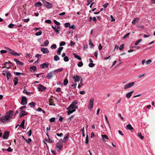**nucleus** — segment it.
<instances>
[{"label":"nucleus","mask_w":155,"mask_h":155,"mask_svg":"<svg viewBox=\"0 0 155 155\" xmlns=\"http://www.w3.org/2000/svg\"><path fill=\"white\" fill-rule=\"evenodd\" d=\"M49 65V64L48 63H43L42 64H41L40 65V67L41 68H48V66Z\"/></svg>","instance_id":"nucleus-14"},{"label":"nucleus","mask_w":155,"mask_h":155,"mask_svg":"<svg viewBox=\"0 0 155 155\" xmlns=\"http://www.w3.org/2000/svg\"><path fill=\"white\" fill-rule=\"evenodd\" d=\"M37 69L36 67L34 66H33L30 67V70L31 72H34L36 71Z\"/></svg>","instance_id":"nucleus-22"},{"label":"nucleus","mask_w":155,"mask_h":155,"mask_svg":"<svg viewBox=\"0 0 155 155\" xmlns=\"http://www.w3.org/2000/svg\"><path fill=\"white\" fill-rule=\"evenodd\" d=\"M142 41V39H139L134 44L136 46L140 42Z\"/></svg>","instance_id":"nucleus-37"},{"label":"nucleus","mask_w":155,"mask_h":155,"mask_svg":"<svg viewBox=\"0 0 155 155\" xmlns=\"http://www.w3.org/2000/svg\"><path fill=\"white\" fill-rule=\"evenodd\" d=\"M32 134V131L31 130H29V131H28L27 133L28 135V136H30Z\"/></svg>","instance_id":"nucleus-56"},{"label":"nucleus","mask_w":155,"mask_h":155,"mask_svg":"<svg viewBox=\"0 0 155 155\" xmlns=\"http://www.w3.org/2000/svg\"><path fill=\"white\" fill-rule=\"evenodd\" d=\"M45 22L48 24H51V21L50 20L48 19L45 20Z\"/></svg>","instance_id":"nucleus-58"},{"label":"nucleus","mask_w":155,"mask_h":155,"mask_svg":"<svg viewBox=\"0 0 155 155\" xmlns=\"http://www.w3.org/2000/svg\"><path fill=\"white\" fill-rule=\"evenodd\" d=\"M72 78L75 82H78L81 79V78L80 76L76 75L75 76H74Z\"/></svg>","instance_id":"nucleus-8"},{"label":"nucleus","mask_w":155,"mask_h":155,"mask_svg":"<svg viewBox=\"0 0 155 155\" xmlns=\"http://www.w3.org/2000/svg\"><path fill=\"white\" fill-rule=\"evenodd\" d=\"M126 128L127 129L130 130H133V128L130 124H128L127 125Z\"/></svg>","instance_id":"nucleus-23"},{"label":"nucleus","mask_w":155,"mask_h":155,"mask_svg":"<svg viewBox=\"0 0 155 155\" xmlns=\"http://www.w3.org/2000/svg\"><path fill=\"white\" fill-rule=\"evenodd\" d=\"M42 34V32L41 31H40L39 32H37L35 34L36 36H39L40 35Z\"/></svg>","instance_id":"nucleus-48"},{"label":"nucleus","mask_w":155,"mask_h":155,"mask_svg":"<svg viewBox=\"0 0 155 155\" xmlns=\"http://www.w3.org/2000/svg\"><path fill=\"white\" fill-rule=\"evenodd\" d=\"M70 25V24L69 23H66L64 24V27L66 28H67L68 27L69 28Z\"/></svg>","instance_id":"nucleus-41"},{"label":"nucleus","mask_w":155,"mask_h":155,"mask_svg":"<svg viewBox=\"0 0 155 155\" xmlns=\"http://www.w3.org/2000/svg\"><path fill=\"white\" fill-rule=\"evenodd\" d=\"M21 104L22 105L26 104L27 103V99L25 96H23L21 98Z\"/></svg>","instance_id":"nucleus-7"},{"label":"nucleus","mask_w":155,"mask_h":155,"mask_svg":"<svg viewBox=\"0 0 155 155\" xmlns=\"http://www.w3.org/2000/svg\"><path fill=\"white\" fill-rule=\"evenodd\" d=\"M28 105L30 107H31L33 108L36 105V103L34 102H31L28 104Z\"/></svg>","instance_id":"nucleus-27"},{"label":"nucleus","mask_w":155,"mask_h":155,"mask_svg":"<svg viewBox=\"0 0 155 155\" xmlns=\"http://www.w3.org/2000/svg\"><path fill=\"white\" fill-rule=\"evenodd\" d=\"M137 135L142 140L144 138V137L142 135L141 133H138L137 134Z\"/></svg>","instance_id":"nucleus-34"},{"label":"nucleus","mask_w":155,"mask_h":155,"mask_svg":"<svg viewBox=\"0 0 155 155\" xmlns=\"http://www.w3.org/2000/svg\"><path fill=\"white\" fill-rule=\"evenodd\" d=\"M83 64L82 61H80L78 64V66L79 67H81L83 66Z\"/></svg>","instance_id":"nucleus-40"},{"label":"nucleus","mask_w":155,"mask_h":155,"mask_svg":"<svg viewBox=\"0 0 155 155\" xmlns=\"http://www.w3.org/2000/svg\"><path fill=\"white\" fill-rule=\"evenodd\" d=\"M38 89L39 91H43L46 89V87L41 84H39L38 87Z\"/></svg>","instance_id":"nucleus-10"},{"label":"nucleus","mask_w":155,"mask_h":155,"mask_svg":"<svg viewBox=\"0 0 155 155\" xmlns=\"http://www.w3.org/2000/svg\"><path fill=\"white\" fill-rule=\"evenodd\" d=\"M31 139L30 138H29L28 140L26 139V140H25L26 142L28 143H29L31 141Z\"/></svg>","instance_id":"nucleus-51"},{"label":"nucleus","mask_w":155,"mask_h":155,"mask_svg":"<svg viewBox=\"0 0 155 155\" xmlns=\"http://www.w3.org/2000/svg\"><path fill=\"white\" fill-rule=\"evenodd\" d=\"M65 44V42L64 41H62L60 44V45L61 46H63Z\"/></svg>","instance_id":"nucleus-61"},{"label":"nucleus","mask_w":155,"mask_h":155,"mask_svg":"<svg viewBox=\"0 0 155 155\" xmlns=\"http://www.w3.org/2000/svg\"><path fill=\"white\" fill-rule=\"evenodd\" d=\"M73 55L74 56V57L77 58L79 60H81V58L78 55L76 54V53H73Z\"/></svg>","instance_id":"nucleus-26"},{"label":"nucleus","mask_w":155,"mask_h":155,"mask_svg":"<svg viewBox=\"0 0 155 155\" xmlns=\"http://www.w3.org/2000/svg\"><path fill=\"white\" fill-rule=\"evenodd\" d=\"M49 43V41L48 40H47L45 41L44 43V45H41V46H46L48 45Z\"/></svg>","instance_id":"nucleus-30"},{"label":"nucleus","mask_w":155,"mask_h":155,"mask_svg":"<svg viewBox=\"0 0 155 155\" xmlns=\"http://www.w3.org/2000/svg\"><path fill=\"white\" fill-rule=\"evenodd\" d=\"M63 68H58V69H55L54 71H53L54 73H57V72H60L63 71Z\"/></svg>","instance_id":"nucleus-20"},{"label":"nucleus","mask_w":155,"mask_h":155,"mask_svg":"<svg viewBox=\"0 0 155 155\" xmlns=\"http://www.w3.org/2000/svg\"><path fill=\"white\" fill-rule=\"evenodd\" d=\"M55 117H52L49 120V121L50 122H54L55 121Z\"/></svg>","instance_id":"nucleus-44"},{"label":"nucleus","mask_w":155,"mask_h":155,"mask_svg":"<svg viewBox=\"0 0 155 155\" xmlns=\"http://www.w3.org/2000/svg\"><path fill=\"white\" fill-rule=\"evenodd\" d=\"M60 28V27L56 25L55 29L54 30V31L56 32V34H58L59 33Z\"/></svg>","instance_id":"nucleus-17"},{"label":"nucleus","mask_w":155,"mask_h":155,"mask_svg":"<svg viewBox=\"0 0 155 155\" xmlns=\"http://www.w3.org/2000/svg\"><path fill=\"white\" fill-rule=\"evenodd\" d=\"M29 18H27V19H23V21L25 22H28L29 21Z\"/></svg>","instance_id":"nucleus-64"},{"label":"nucleus","mask_w":155,"mask_h":155,"mask_svg":"<svg viewBox=\"0 0 155 155\" xmlns=\"http://www.w3.org/2000/svg\"><path fill=\"white\" fill-rule=\"evenodd\" d=\"M68 80L66 78L65 79H64V82H63L64 84V85H66L68 84Z\"/></svg>","instance_id":"nucleus-38"},{"label":"nucleus","mask_w":155,"mask_h":155,"mask_svg":"<svg viewBox=\"0 0 155 155\" xmlns=\"http://www.w3.org/2000/svg\"><path fill=\"white\" fill-rule=\"evenodd\" d=\"M54 73V72L52 71L48 74L46 76L47 78L48 79H50L53 76V74Z\"/></svg>","instance_id":"nucleus-16"},{"label":"nucleus","mask_w":155,"mask_h":155,"mask_svg":"<svg viewBox=\"0 0 155 155\" xmlns=\"http://www.w3.org/2000/svg\"><path fill=\"white\" fill-rule=\"evenodd\" d=\"M18 80L17 77L15 78L14 79L13 81L14 83V85H16L18 83Z\"/></svg>","instance_id":"nucleus-29"},{"label":"nucleus","mask_w":155,"mask_h":155,"mask_svg":"<svg viewBox=\"0 0 155 155\" xmlns=\"http://www.w3.org/2000/svg\"><path fill=\"white\" fill-rule=\"evenodd\" d=\"M69 137V134H68L66 136H64L63 139V140H62V139H61V141H63L64 142H65V143H66L67 141L68 140Z\"/></svg>","instance_id":"nucleus-11"},{"label":"nucleus","mask_w":155,"mask_h":155,"mask_svg":"<svg viewBox=\"0 0 155 155\" xmlns=\"http://www.w3.org/2000/svg\"><path fill=\"white\" fill-rule=\"evenodd\" d=\"M101 136L102 138V140L104 141L105 142L107 141V140L108 139V138L106 135H102Z\"/></svg>","instance_id":"nucleus-15"},{"label":"nucleus","mask_w":155,"mask_h":155,"mask_svg":"<svg viewBox=\"0 0 155 155\" xmlns=\"http://www.w3.org/2000/svg\"><path fill=\"white\" fill-rule=\"evenodd\" d=\"M77 103V102H74L72 103L67 108L68 110H72L73 109H77L78 108V106L76 105Z\"/></svg>","instance_id":"nucleus-2"},{"label":"nucleus","mask_w":155,"mask_h":155,"mask_svg":"<svg viewBox=\"0 0 155 155\" xmlns=\"http://www.w3.org/2000/svg\"><path fill=\"white\" fill-rule=\"evenodd\" d=\"M14 25L13 24H10L8 26V27L10 28H12L14 27Z\"/></svg>","instance_id":"nucleus-59"},{"label":"nucleus","mask_w":155,"mask_h":155,"mask_svg":"<svg viewBox=\"0 0 155 155\" xmlns=\"http://www.w3.org/2000/svg\"><path fill=\"white\" fill-rule=\"evenodd\" d=\"M93 0H87V5L88 6L89 5H90L91 3L92 2Z\"/></svg>","instance_id":"nucleus-52"},{"label":"nucleus","mask_w":155,"mask_h":155,"mask_svg":"<svg viewBox=\"0 0 155 155\" xmlns=\"http://www.w3.org/2000/svg\"><path fill=\"white\" fill-rule=\"evenodd\" d=\"M51 49H55L56 48V45L55 44H53L51 46Z\"/></svg>","instance_id":"nucleus-53"},{"label":"nucleus","mask_w":155,"mask_h":155,"mask_svg":"<svg viewBox=\"0 0 155 155\" xmlns=\"http://www.w3.org/2000/svg\"><path fill=\"white\" fill-rule=\"evenodd\" d=\"M105 118L106 119V121L107 122V123L108 124L109 127L110 128V124L109 123V122L108 121V120L107 118V116L106 115H105Z\"/></svg>","instance_id":"nucleus-39"},{"label":"nucleus","mask_w":155,"mask_h":155,"mask_svg":"<svg viewBox=\"0 0 155 155\" xmlns=\"http://www.w3.org/2000/svg\"><path fill=\"white\" fill-rule=\"evenodd\" d=\"M139 20V19L138 18H135L132 21V24L134 25L135 24L136 22H138Z\"/></svg>","instance_id":"nucleus-21"},{"label":"nucleus","mask_w":155,"mask_h":155,"mask_svg":"<svg viewBox=\"0 0 155 155\" xmlns=\"http://www.w3.org/2000/svg\"><path fill=\"white\" fill-rule=\"evenodd\" d=\"M63 49V47H60L59 48L58 50L57 51V53L58 55H60L61 54V52Z\"/></svg>","instance_id":"nucleus-19"},{"label":"nucleus","mask_w":155,"mask_h":155,"mask_svg":"<svg viewBox=\"0 0 155 155\" xmlns=\"http://www.w3.org/2000/svg\"><path fill=\"white\" fill-rule=\"evenodd\" d=\"M44 5L48 8H51L53 6L52 4L51 3L47 2H44Z\"/></svg>","instance_id":"nucleus-9"},{"label":"nucleus","mask_w":155,"mask_h":155,"mask_svg":"<svg viewBox=\"0 0 155 155\" xmlns=\"http://www.w3.org/2000/svg\"><path fill=\"white\" fill-rule=\"evenodd\" d=\"M133 92V91H131L127 94H126V97H127L128 98H130V97L131 96Z\"/></svg>","instance_id":"nucleus-24"},{"label":"nucleus","mask_w":155,"mask_h":155,"mask_svg":"<svg viewBox=\"0 0 155 155\" xmlns=\"http://www.w3.org/2000/svg\"><path fill=\"white\" fill-rule=\"evenodd\" d=\"M135 84V82H133L128 83L124 87V89H126L129 88L133 86Z\"/></svg>","instance_id":"nucleus-6"},{"label":"nucleus","mask_w":155,"mask_h":155,"mask_svg":"<svg viewBox=\"0 0 155 155\" xmlns=\"http://www.w3.org/2000/svg\"><path fill=\"white\" fill-rule=\"evenodd\" d=\"M124 46V44H122L120 45V47L119 48L120 50L121 51L123 49Z\"/></svg>","instance_id":"nucleus-47"},{"label":"nucleus","mask_w":155,"mask_h":155,"mask_svg":"<svg viewBox=\"0 0 155 155\" xmlns=\"http://www.w3.org/2000/svg\"><path fill=\"white\" fill-rule=\"evenodd\" d=\"M25 120L24 119L22 121L21 124L20 125V127L23 129H24V124H25Z\"/></svg>","instance_id":"nucleus-28"},{"label":"nucleus","mask_w":155,"mask_h":155,"mask_svg":"<svg viewBox=\"0 0 155 155\" xmlns=\"http://www.w3.org/2000/svg\"><path fill=\"white\" fill-rule=\"evenodd\" d=\"M152 62V61L151 60L149 59L147 60V61H146V64L147 65L149 64Z\"/></svg>","instance_id":"nucleus-43"},{"label":"nucleus","mask_w":155,"mask_h":155,"mask_svg":"<svg viewBox=\"0 0 155 155\" xmlns=\"http://www.w3.org/2000/svg\"><path fill=\"white\" fill-rule=\"evenodd\" d=\"M10 64L11 65H11V66L13 65L12 63L9 61H8V62H5L4 64V65L5 66H7V64Z\"/></svg>","instance_id":"nucleus-46"},{"label":"nucleus","mask_w":155,"mask_h":155,"mask_svg":"<svg viewBox=\"0 0 155 155\" xmlns=\"http://www.w3.org/2000/svg\"><path fill=\"white\" fill-rule=\"evenodd\" d=\"M14 74L17 76H19L20 75H24V74L23 73H21L19 72H15Z\"/></svg>","instance_id":"nucleus-42"},{"label":"nucleus","mask_w":155,"mask_h":155,"mask_svg":"<svg viewBox=\"0 0 155 155\" xmlns=\"http://www.w3.org/2000/svg\"><path fill=\"white\" fill-rule=\"evenodd\" d=\"M75 111V109H73L72 110H68V111H67V114L68 115H70L72 113Z\"/></svg>","instance_id":"nucleus-31"},{"label":"nucleus","mask_w":155,"mask_h":155,"mask_svg":"<svg viewBox=\"0 0 155 155\" xmlns=\"http://www.w3.org/2000/svg\"><path fill=\"white\" fill-rule=\"evenodd\" d=\"M89 142V139H88V136L87 135H86V141L85 143L86 144H88Z\"/></svg>","instance_id":"nucleus-45"},{"label":"nucleus","mask_w":155,"mask_h":155,"mask_svg":"<svg viewBox=\"0 0 155 155\" xmlns=\"http://www.w3.org/2000/svg\"><path fill=\"white\" fill-rule=\"evenodd\" d=\"M5 48L8 50L9 53H10L12 55L15 56H18L20 55V54H21V53H19L20 54L17 53L9 48L5 47Z\"/></svg>","instance_id":"nucleus-3"},{"label":"nucleus","mask_w":155,"mask_h":155,"mask_svg":"<svg viewBox=\"0 0 155 155\" xmlns=\"http://www.w3.org/2000/svg\"><path fill=\"white\" fill-rule=\"evenodd\" d=\"M14 114L13 111L10 110L7 111L5 114L4 116L0 118V123H7L10 121V119L12 118V117Z\"/></svg>","instance_id":"nucleus-1"},{"label":"nucleus","mask_w":155,"mask_h":155,"mask_svg":"<svg viewBox=\"0 0 155 155\" xmlns=\"http://www.w3.org/2000/svg\"><path fill=\"white\" fill-rule=\"evenodd\" d=\"M65 62H68L69 61V59L68 57L65 56L63 58Z\"/></svg>","instance_id":"nucleus-36"},{"label":"nucleus","mask_w":155,"mask_h":155,"mask_svg":"<svg viewBox=\"0 0 155 155\" xmlns=\"http://www.w3.org/2000/svg\"><path fill=\"white\" fill-rule=\"evenodd\" d=\"M75 43L74 42H73V41H70V45L71 47H72L73 46H74L75 45Z\"/></svg>","instance_id":"nucleus-55"},{"label":"nucleus","mask_w":155,"mask_h":155,"mask_svg":"<svg viewBox=\"0 0 155 155\" xmlns=\"http://www.w3.org/2000/svg\"><path fill=\"white\" fill-rule=\"evenodd\" d=\"M6 74L7 80H8L9 78H10L11 77V74L9 71H6Z\"/></svg>","instance_id":"nucleus-25"},{"label":"nucleus","mask_w":155,"mask_h":155,"mask_svg":"<svg viewBox=\"0 0 155 155\" xmlns=\"http://www.w3.org/2000/svg\"><path fill=\"white\" fill-rule=\"evenodd\" d=\"M89 44L90 45H91V46H92L93 47L94 46V45L93 44L91 41V39H90L89 40Z\"/></svg>","instance_id":"nucleus-60"},{"label":"nucleus","mask_w":155,"mask_h":155,"mask_svg":"<svg viewBox=\"0 0 155 155\" xmlns=\"http://www.w3.org/2000/svg\"><path fill=\"white\" fill-rule=\"evenodd\" d=\"M102 48V46L101 44H99V45L98 46V49L99 50H101Z\"/></svg>","instance_id":"nucleus-63"},{"label":"nucleus","mask_w":155,"mask_h":155,"mask_svg":"<svg viewBox=\"0 0 155 155\" xmlns=\"http://www.w3.org/2000/svg\"><path fill=\"white\" fill-rule=\"evenodd\" d=\"M9 136V132L8 131H5L3 136V137L4 139H7Z\"/></svg>","instance_id":"nucleus-13"},{"label":"nucleus","mask_w":155,"mask_h":155,"mask_svg":"<svg viewBox=\"0 0 155 155\" xmlns=\"http://www.w3.org/2000/svg\"><path fill=\"white\" fill-rule=\"evenodd\" d=\"M130 34V33H127L126 34L124 35L123 37V39H125L127 37H128Z\"/></svg>","instance_id":"nucleus-49"},{"label":"nucleus","mask_w":155,"mask_h":155,"mask_svg":"<svg viewBox=\"0 0 155 155\" xmlns=\"http://www.w3.org/2000/svg\"><path fill=\"white\" fill-rule=\"evenodd\" d=\"M27 114L24 110H22L20 113V117H21L24 115Z\"/></svg>","instance_id":"nucleus-18"},{"label":"nucleus","mask_w":155,"mask_h":155,"mask_svg":"<svg viewBox=\"0 0 155 155\" xmlns=\"http://www.w3.org/2000/svg\"><path fill=\"white\" fill-rule=\"evenodd\" d=\"M16 64H19L20 65H22L23 64V63L20 61H17V62H16Z\"/></svg>","instance_id":"nucleus-50"},{"label":"nucleus","mask_w":155,"mask_h":155,"mask_svg":"<svg viewBox=\"0 0 155 155\" xmlns=\"http://www.w3.org/2000/svg\"><path fill=\"white\" fill-rule=\"evenodd\" d=\"M39 5H40V6L42 5L41 3L40 2H37L35 5V6L36 7H38Z\"/></svg>","instance_id":"nucleus-35"},{"label":"nucleus","mask_w":155,"mask_h":155,"mask_svg":"<svg viewBox=\"0 0 155 155\" xmlns=\"http://www.w3.org/2000/svg\"><path fill=\"white\" fill-rule=\"evenodd\" d=\"M41 51L43 54L48 53L49 52V51L48 49L46 48H41Z\"/></svg>","instance_id":"nucleus-12"},{"label":"nucleus","mask_w":155,"mask_h":155,"mask_svg":"<svg viewBox=\"0 0 155 155\" xmlns=\"http://www.w3.org/2000/svg\"><path fill=\"white\" fill-rule=\"evenodd\" d=\"M63 146V143L60 140L56 144V148L57 149L58 151H59Z\"/></svg>","instance_id":"nucleus-4"},{"label":"nucleus","mask_w":155,"mask_h":155,"mask_svg":"<svg viewBox=\"0 0 155 155\" xmlns=\"http://www.w3.org/2000/svg\"><path fill=\"white\" fill-rule=\"evenodd\" d=\"M108 3H105L104 5H103V7H104V8H107V6L108 5Z\"/></svg>","instance_id":"nucleus-62"},{"label":"nucleus","mask_w":155,"mask_h":155,"mask_svg":"<svg viewBox=\"0 0 155 155\" xmlns=\"http://www.w3.org/2000/svg\"><path fill=\"white\" fill-rule=\"evenodd\" d=\"M94 100V99L93 98H91L88 106V108L89 110H91L93 108Z\"/></svg>","instance_id":"nucleus-5"},{"label":"nucleus","mask_w":155,"mask_h":155,"mask_svg":"<svg viewBox=\"0 0 155 155\" xmlns=\"http://www.w3.org/2000/svg\"><path fill=\"white\" fill-rule=\"evenodd\" d=\"M45 140L47 142H48L50 143H52L53 142V140H52L51 139L48 138V139L47 138L45 139Z\"/></svg>","instance_id":"nucleus-33"},{"label":"nucleus","mask_w":155,"mask_h":155,"mask_svg":"<svg viewBox=\"0 0 155 155\" xmlns=\"http://www.w3.org/2000/svg\"><path fill=\"white\" fill-rule=\"evenodd\" d=\"M94 64L92 63H91L89 64V66L90 67H93L94 66Z\"/></svg>","instance_id":"nucleus-57"},{"label":"nucleus","mask_w":155,"mask_h":155,"mask_svg":"<svg viewBox=\"0 0 155 155\" xmlns=\"http://www.w3.org/2000/svg\"><path fill=\"white\" fill-rule=\"evenodd\" d=\"M60 58L57 55H55L54 56V60L55 61H57L60 60Z\"/></svg>","instance_id":"nucleus-32"},{"label":"nucleus","mask_w":155,"mask_h":155,"mask_svg":"<svg viewBox=\"0 0 155 155\" xmlns=\"http://www.w3.org/2000/svg\"><path fill=\"white\" fill-rule=\"evenodd\" d=\"M54 23L56 25V26L59 25H60V23L55 20H54Z\"/></svg>","instance_id":"nucleus-54"}]
</instances>
